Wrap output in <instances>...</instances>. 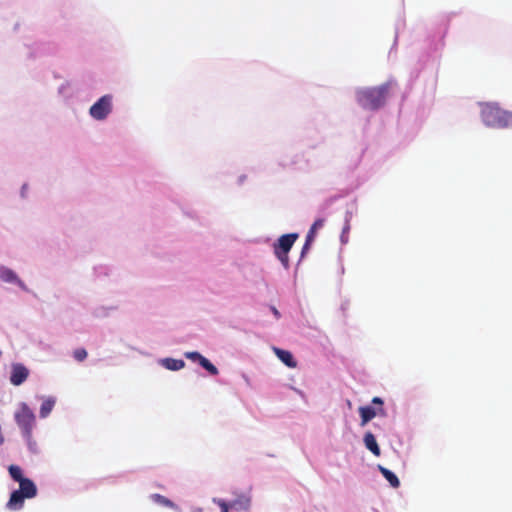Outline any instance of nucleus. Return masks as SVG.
I'll return each instance as SVG.
<instances>
[{
  "mask_svg": "<svg viewBox=\"0 0 512 512\" xmlns=\"http://www.w3.org/2000/svg\"><path fill=\"white\" fill-rule=\"evenodd\" d=\"M378 469L393 488H398L400 486L398 477L392 471L381 465L378 466Z\"/></svg>",
  "mask_w": 512,
  "mask_h": 512,
  "instance_id": "obj_12",
  "label": "nucleus"
},
{
  "mask_svg": "<svg viewBox=\"0 0 512 512\" xmlns=\"http://www.w3.org/2000/svg\"><path fill=\"white\" fill-rule=\"evenodd\" d=\"M372 418H362L361 426H365Z\"/></svg>",
  "mask_w": 512,
  "mask_h": 512,
  "instance_id": "obj_25",
  "label": "nucleus"
},
{
  "mask_svg": "<svg viewBox=\"0 0 512 512\" xmlns=\"http://www.w3.org/2000/svg\"><path fill=\"white\" fill-rule=\"evenodd\" d=\"M29 376V370L21 363H14L11 365V372H10V382L15 385L19 386L23 382L26 381V379Z\"/></svg>",
  "mask_w": 512,
  "mask_h": 512,
  "instance_id": "obj_7",
  "label": "nucleus"
},
{
  "mask_svg": "<svg viewBox=\"0 0 512 512\" xmlns=\"http://www.w3.org/2000/svg\"><path fill=\"white\" fill-rule=\"evenodd\" d=\"M315 234V230H312V228H310L307 234L306 245H310V243L314 240Z\"/></svg>",
  "mask_w": 512,
  "mask_h": 512,
  "instance_id": "obj_23",
  "label": "nucleus"
},
{
  "mask_svg": "<svg viewBox=\"0 0 512 512\" xmlns=\"http://www.w3.org/2000/svg\"><path fill=\"white\" fill-rule=\"evenodd\" d=\"M0 283L11 285L25 293L30 292V288L20 275L11 267L3 264H0Z\"/></svg>",
  "mask_w": 512,
  "mask_h": 512,
  "instance_id": "obj_6",
  "label": "nucleus"
},
{
  "mask_svg": "<svg viewBox=\"0 0 512 512\" xmlns=\"http://www.w3.org/2000/svg\"><path fill=\"white\" fill-rule=\"evenodd\" d=\"M113 96L106 94L100 97L89 109V115L96 121H104L112 113Z\"/></svg>",
  "mask_w": 512,
  "mask_h": 512,
  "instance_id": "obj_4",
  "label": "nucleus"
},
{
  "mask_svg": "<svg viewBox=\"0 0 512 512\" xmlns=\"http://www.w3.org/2000/svg\"><path fill=\"white\" fill-rule=\"evenodd\" d=\"M230 507L236 510H247L250 507V498L241 495L230 503Z\"/></svg>",
  "mask_w": 512,
  "mask_h": 512,
  "instance_id": "obj_13",
  "label": "nucleus"
},
{
  "mask_svg": "<svg viewBox=\"0 0 512 512\" xmlns=\"http://www.w3.org/2000/svg\"><path fill=\"white\" fill-rule=\"evenodd\" d=\"M151 499L159 505L169 507V508H172L175 510H179L178 506L175 503H173L171 500H169L167 497H165L161 494H157V493L152 494Z\"/></svg>",
  "mask_w": 512,
  "mask_h": 512,
  "instance_id": "obj_15",
  "label": "nucleus"
},
{
  "mask_svg": "<svg viewBox=\"0 0 512 512\" xmlns=\"http://www.w3.org/2000/svg\"><path fill=\"white\" fill-rule=\"evenodd\" d=\"M480 117L487 127L496 129L512 128V112L504 110L496 103H480Z\"/></svg>",
  "mask_w": 512,
  "mask_h": 512,
  "instance_id": "obj_2",
  "label": "nucleus"
},
{
  "mask_svg": "<svg viewBox=\"0 0 512 512\" xmlns=\"http://www.w3.org/2000/svg\"><path fill=\"white\" fill-rule=\"evenodd\" d=\"M55 403H56V398L55 397H52V396L44 397L42 399V404H41V407H40V413L42 415L50 414L52 412V410H53V407L55 406Z\"/></svg>",
  "mask_w": 512,
  "mask_h": 512,
  "instance_id": "obj_14",
  "label": "nucleus"
},
{
  "mask_svg": "<svg viewBox=\"0 0 512 512\" xmlns=\"http://www.w3.org/2000/svg\"><path fill=\"white\" fill-rule=\"evenodd\" d=\"M191 512H203V509L200 507L193 508Z\"/></svg>",
  "mask_w": 512,
  "mask_h": 512,
  "instance_id": "obj_26",
  "label": "nucleus"
},
{
  "mask_svg": "<svg viewBox=\"0 0 512 512\" xmlns=\"http://www.w3.org/2000/svg\"><path fill=\"white\" fill-rule=\"evenodd\" d=\"M184 356L187 359L191 360L192 362H195V363H198V364L204 359V356L202 354H200L199 352H196V351L185 352Z\"/></svg>",
  "mask_w": 512,
  "mask_h": 512,
  "instance_id": "obj_17",
  "label": "nucleus"
},
{
  "mask_svg": "<svg viewBox=\"0 0 512 512\" xmlns=\"http://www.w3.org/2000/svg\"><path fill=\"white\" fill-rule=\"evenodd\" d=\"M315 234V230H312V228H310L307 234L306 245H310V243L314 240Z\"/></svg>",
  "mask_w": 512,
  "mask_h": 512,
  "instance_id": "obj_22",
  "label": "nucleus"
},
{
  "mask_svg": "<svg viewBox=\"0 0 512 512\" xmlns=\"http://www.w3.org/2000/svg\"><path fill=\"white\" fill-rule=\"evenodd\" d=\"M272 350L277 358L287 367L291 369H295L297 367L298 363L290 351L278 347H273Z\"/></svg>",
  "mask_w": 512,
  "mask_h": 512,
  "instance_id": "obj_9",
  "label": "nucleus"
},
{
  "mask_svg": "<svg viewBox=\"0 0 512 512\" xmlns=\"http://www.w3.org/2000/svg\"><path fill=\"white\" fill-rule=\"evenodd\" d=\"M8 472L10 477L19 483V489L11 493L6 507L13 511L20 510L24 506L25 499H31L37 495V487L31 479L24 477L19 466L10 465Z\"/></svg>",
  "mask_w": 512,
  "mask_h": 512,
  "instance_id": "obj_1",
  "label": "nucleus"
},
{
  "mask_svg": "<svg viewBox=\"0 0 512 512\" xmlns=\"http://www.w3.org/2000/svg\"><path fill=\"white\" fill-rule=\"evenodd\" d=\"M383 401L379 397H375L372 400V406H363L359 408V413L361 416H376L379 414H383Z\"/></svg>",
  "mask_w": 512,
  "mask_h": 512,
  "instance_id": "obj_8",
  "label": "nucleus"
},
{
  "mask_svg": "<svg viewBox=\"0 0 512 512\" xmlns=\"http://www.w3.org/2000/svg\"><path fill=\"white\" fill-rule=\"evenodd\" d=\"M324 226V219H317L313 225L311 226L312 230H315V232H317V230L321 229L322 227Z\"/></svg>",
  "mask_w": 512,
  "mask_h": 512,
  "instance_id": "obj_21",
  "label": "nucleus"
},
{
  "mask_svg": "<svg viewBox=\"0 0 512 512\" xmlns=\"http://www.w3.org/2000/svg\"><path fill=\"white\" fill-rule=\"evenodd\" d=\"M389 84H383L374 88H359L356 90L358 103L366 109H377L383 105Z\"/></svg>",
  "mask_w": 512,
  "mask_h": 512,
  "instance_id": "obj_3",
  "label": "nucleus"
},
{
  "mask_svg": "<svg viewBox=\"0 0 512 512\" xmlns=\"http://www.w3.org/2000/svg\"><path fill=\"white\" fill-rule=\"evenodd\" d=\"M22 413L25 414L26 416H32V411L26 404H22Z\"/></svg>",
  "mask_w": 512,
  "mask_h": 512,
  "instance_id": "obj_24",
  "label": "nucleus"
},
{
  "mask_svg": "<svg viewBox=\"0 0 512 512\" xmlns=\"http://www.w3.org/2000/svg\"><path fill=\"white\" fill-rule=\"evenodd\" d=\"M349 230H350V225L348 223V221L346 222L344 228H343V231L341 233V236H340V240L343 244H346L348 242V234H349Z\"/></svg>",
  "mask_w": 512,
  "mask_h": 512,
  "instance_id": "obj_18",
  "label": "nucleus"
},
{
  "mask_svg": "<svg viewBox=\"0 0 512 512\" xmlns=\"http://www.w3.org/2000/svg\"><path fill=\"white\" fill-rule=\"evenodd\" d=\"M297 239L298 234L296 233L285 234L282 235L273 245L276 257L285 267H288L289 264L288 252Z\"/></svg>",
  "mask_w": 512,
  "mask_h": 512,
  "instance_id": "obj_5",
  "label": "nucleus"
},
{
  "mask_svg": "<svg viewBox=\"0 0 512 512\" xmlns=\"http://www.w3.org/2000/svg\"><path fill=\"white\" fill-rule=\"evenodd\" d=\"M75 358L79 361L84 360L87 357V352L83 349L77 350L74 354Z\"/></svg>",
  "mask_w": 512,
  "mask_h": 512,
  "instance_id": "obj_20",
  "label": "nucleus"
},
{
  "mask_svg": "<svg viewBox=\"0 0 512 512\" xmlns=\"http://www.w3.org/2000/svg\"><path fill=\"white\" fill-rule=\"evenodd\" d=\"M157 363L169 371H180L185 367V362L182 359L170 357L160 358Z\"/></svg>",
  "mask_w": 512,
  "mask_h": 512,
  "instance_id": "obj_10",
  "label": "nucleus"
},
{
  "mask_svg": "<svg viewBox=\"0 0 512 512\" xmlns=\"http://www.w3.org/2000/svg\"><path fill=\"white\" fill-rule=\"evenodd\" d=\"M213 501L218 504V506L221 509V512H229V508H231L230 504L226 503L222 499H214Z\"/></svg>",
  "mask_w": 512,
  "mask_h": 512,
  "instance_id": "obj_19",
  "label": "nucleus"
},
{
  "mask_svg": "<svg viewBox=\"0 0 512 512\" xmlns=\"http://www.w3.org/2000/svg\"><path fill=\"white\" fill-rule=\"evenodd\" d=\"M364 443L368 450L375 456H380V448L377 444L375 436L371 432H367L364 436Z\"/></svg>",
  "mask_w": 512,
  "mask_h": 512,
  "instance_id": "obj_11",
  "label": "nucleus"
},
{
  "mask_svg": "<svg viewBox=\"0 0 512 512\" xmlns=\"http://www.w3.org/2000/svg\"><path fill=\"white\" fill-rule=\"evenodd\" d=\"M209 374L215 376L218 375L219 371L215 365H213L206 357L199 363Z\"/></svg>",
  "mask_w": 512,
  "mask_h": 512,
  "instance_id": "obj_16",
  "label": "nucleus"
},
{
  "mask_svg": "<svg viewBox=\"0 0 512 512\" xmlns=\"http://www.w3.org/2000/svg\"><path fill=\"white\" fill-rule=\"evenodd\" d=\"M308 247H309V245H306V244H305V245H304V248H303V250H306V249H308Z\"/></svg>",
  "mask_w": 512,
  "mask_h": 512,
  "instance_id": "obj_27",
  "label": "nucleus"
}]
</instances>
